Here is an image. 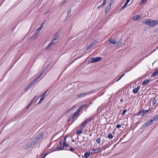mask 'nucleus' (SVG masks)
I'll return each instance as SVG.
<instances>
[{"label": "nucleus", "mask_w": 158, "mask_h": 158, "mask_svg": "<svg viewBox=\"0 0 158 158\" xmlns=\"http://www.w3.org/2000/svg\"><path fill=\"white\" fill-rule=\"evenodd\" d=\"M143 24H146L151 27H154L158 24V20H154L147 19L143 20L142 22Z\"/></svg>", "instance_id": "nucleus-1"}, {"label": "nucleus", "mask_w": 158, "mask_h": 158, "mask_svg": "<svg viewBox=\"0 0 158 158\" xmlns=\"http://www.w3.org/2000/svg\"><path fill=\"white\" fill-rule=\"evenodd\" d=\"M92 120V118H88L86 119L82 123L80 127H81L83 128H85V126L87 125L88 122L90 121H91Z\"/></svg>", "instance_id": "nucleus-2"}, {"label": "nucleus", "mask_w": 158, "mask_h": 158, "mask_svg": "<svg viewBox=\"0 0 158 158\" xmlns=\"http://www.w3.org/2000/svg\"><path fill=\"white\" fill-rule=\"evenodd\" d=\"M93 92V91H90L89 92H87L86 93H82L81 94L77 95L78 98H81V97H84L87 95H89Z\"/></svg>", "instance_id": "nucleus-3"}, {"label": "nucleus", "mask_w": 158, "mask_h": 158, "mask_svg": "<svg viewBox=\"0 0 158 158\" xmlns=\"http://www.w3.org/2000/svg\"><path fill=\"white\" fill-rule=\"evenodd\" d=\"M153 122V121L152 118L150 120H149L147 121V122L146 123L143 125L142 126V128H145L148 126L151 125Z\"/></svg>", "instance_id": "nucleus-4"}, {"label": "nucleus", "mask_w": 158, "mask_h": 158, "mask_svg": "<svg viewBox=\"0 0 158 158\" xmlns=\"http://www.w3.org/2000/svg\"><path fill=\"white\" fill-rule=\"evenodd\" d=\"M102 58L100 57H95L90 58L91 63H94L98 62Z\"/></svg>", "instance_id": "nucleus-5"}, {"label": "nucleus", "mask_w": 158, "mask_h": 158, "mask_svg": "<svg viewBox=\"0 0 158 158\" xmlns=\"http://www.w3.org/2000/svg\"><path fill=\"white\" fill-rule=\"evenodd\" d=\"M123 39H120L119 41L116 42L117 44L116 47L118 48L121 47L123 46Z\"/></svg>", "instance_id": "nucleus-6"}, {"label": "nucleus", "mask_w": 158, "mask_h": 158, "mask_svg": "<svg viewBox=\"0 0 158 158\" xmlns=\"http://www.w3.org/2000/svg\"><path fill=\"white\" fill-rule=\"evenodd\" d=\"M101 148H95V149H90V152L91 153L94 154L98 153L100 150Z\"/></svg>", "instance_id": "nucleus-7"}, {"label": "nucleus", "mask_w": 158, "mask_h": 158, "mask_svg": "<svg viewBox=\"0 0 158 158\" xmlns=\"http://www.w3.org/2000/svg\"><path fill=\"white\" fill-rule=\"evenodd\" d=\"M97 42L96 40H94L93 42H91L89 45H88L86 48V50H88L90 48L92 47Z\"/></svg>", "instance_id": "nucleus-8"}, {"label": "nucleus", "mask_w": 158, "mask_h": 158, "mask_svg": "<svg viewBox=\"0 0 158 158\" xmlns=\"http://www.w3.org/2000/svg\"><path fill=\"white\" fill-rule=\"evenodd\" d=\"M91 102H90L88 104H87V105L84 104L82 106H81L78 107V108L77 110H78V111H79V112H80L81 111V110L82 109L83 107H84L85 106H86V107H87L89 106V104H91Z\"/></svg>", "instance_id": "nucleus-9"}, {"label": "nucleus", "mask_w": 158, "mask_h": 158, "mask_svg": "<svg viewBox=\"0 0 158 158\" xmlns=\"http://www.w3.org/2000/svg\"><path fill=\"white\" fill-rule=\"evenodd\" d=\"M109 42L110 44H116V40L112 38L109 39Z\"/></svg>", "instance_id": "nucleus-10"}, {"label": "nucleus", "mask_w": 158, "mask_h": 158, "mask_svg": "<svg viewBox=\"0 0 158 158\" xmlns=\"http://www.w3.org/2000/svg\"><path fill=\"white\" fill-rule=\"evenodd\" d=\"M39 32L35 31L34 33V34L32 35L30 39L31 40L34 39L38 36V35H39Z\"/></svg>", "instance_id": "nucleus-11"}, {"label": "nucleus", "mask_w": 158, "mask_h": 158, "mask_svg": "<svg viewBox=\"0 0 158 158\" xmlns=\"http://www.w3.org/2000/svg\"><path fill=\"white\" fill-rule=\"evenodd\" d=\"M60 34V32H57L55 35L54 37L52 39L53 41H55L56 40L58 37L59 36Z\"/></svg>", "instance_id": "nucleus-12"}, {"label": "nucleus", "mask_w": 158, "mask_h": 158, "mask_svg": "<svg viewBox=\"0 0 158 158\" xmlns=\"http://www.w3.org/2000/svg\"><path fill=\"white\" fill-rule=\"evenodd\" d=\"M144 115L143 112V110H140V111L138 113L136 114H135L134 115V117L135 116H139V115L141 116H143Z\"/></svg>", "instance_id": "nucleus-13"}, {"label": "nucleus", "mask_w": 158, "mask_h": 158, "mask_svg": "<svg viewBox=\"0 0 158 158\" xmlns=\"http://www.w3.org/2000/svg\"><path fill=\"white\" fill-rule=\"evenodd\" d=\"M158 75V68L156 69L155 71L151 75V77H154Z\"/></svg>", "instance_id": "nucleus-14"}, {"label": "nucleus", "mask_w": 158, "mask_h": 158, "mask_svg": "<svg viewBox=\"0 0 158 158\" xmlns=\"http://www.w3.org/2000/svg\"><path fill=\"white\" fill-rule=\"evenodd\" d=\"M140 15L139 14H138L135 16L133 17V19L134 21H137L140 19Z\"/></svg>", "instance_id": "nucleus-15"}, {"label": "nucleus", "mask_w": 158, "mask_h": 158, "mask_svg": "<svg viewBox=\"0 0 158 158\" xmlns=\"http://www.w3.org/2000/svg\"><path fill=\"white\" fill-rule=\"evenodd\" d=\"M140 86H138L136 88L133 89L132 91L134 94H136L137 93L140 88Z\"/></svg>", "instance_id": "nucleus-16"}, {"label": "nucleus", "mask_w": 158, "mask_h": 158, "mask_svg": "<svg viewBox=\"0 0 158 158\" xmlns=\"http://www.w3.org/2000/svg\"><path fill=\"white\" fill-rule=\"evenodd\" d=\"M136 64L134 65V66L133 67H131V66H128L127 67V69H126V70H125V73H127V72H128L129 71H130V70H131V69H132L133 68H134V67H135V66L136 65Z\"/></svg>", "instance_id": "nucleus-17"}, {"label": "nucleus", "mask_w": 158, "mask_h": 158, "mask_svg": "<svg viewBox=\"0 0 158 158\" xmlns=\"http://www.w3.org/2000/svg\"><path fill=\"white\" fill-rule=\"evenodd\" d=\"M83 128L80 127L79 129H77L76 130L77 134H80L82 133Z\"/></svg>", "instance_id": "nucleus-18"}, {"label": "nucleus", "mask_w": 158, "mask_h": 158, "mask_svg": "<svg viewBox=\"0 0 158 158\" xmlns=\"http://www.w3.org/2000/svg\"><path fill=\"white\" fill-rule=\"evenodd\" d=\"M150 80H144L142 83V85H146L150 81Z\"/></svg>", "instance_id": "nucleus-19"}, {"label": "nucleus", "mask_w": 158, "mask_h": 158, "mask_svg": "<svg viewBox=\"0 0 158 158\" xmlns=\"http://www.w3.org/2000/svg\"><path fill=\"white\" fill-rule=\"evenodd\" d=\"M111 6H110V5H108L107 6L105 10V13L106 14L108 12H109L111 8Z\"/></svg>", "instance_id": "nucleus-20"}, {"label": "nucleus", "mask_w": 158, "mask_h": 158, "mask_svg": "<svg viewBox=\"0 0 158 158\" xmlns=\"http://www.w3.org/2000/svg\"><path fill=\"white\" fill-rule=\"evenodd\" d=\"M44 23V22L38 28L36 31L38 32L39 33L41 29H42L43 27V25Z\"/></svg>", "instance_id": "nucleus-21"}, {"label": "nucleus", "mask_w": 158, "mask_h": 158, "mask_svg": "<svg viewBox=\"0 0 158 158\" xmlns=\"http://www.w3.org/2000/svg\"><path fill=\"white\" fill-rule=\"evenodd\" d=\"M63 147H64V149L66 147H70L69 146V144L67 143L66 142H64Z\"/></svg>", "instance_id": "nucleus-22"}, {"label": "nucleus", "mask_w": 158, "mask_h": 158, "mask_svg": "<svg viewBox=\"0 0 158 158\" xmlns=\"http://www.w3.org/2000/svg\"><path fill=\"white\" fill-rule=\"evenodd\" d=\"M32 144L31 143H28L26 145V146L25 147V148L26 149H28V148H31L32 146Z\"/></svg>", "instance_id": "nucleus-23"}, {"label": "nucleus", "mask_w": 158, "mask_h": 158, "mask_svg": "<svg viewBox=\"0 0 158 158\" xmlns=\"http://www.w3.org/2000/svg\"><path fill=\"white\" fill-rule=\"evenodd\" d=\"M65 150L70 151L71 152H73L75 150V149L72 148V147H71L70 148H69V149H67V148L66 147L65 148Z\"/></svg>", "instance_id": "nucleus-24"}, {"label": "nucleus", "mask_w": 158, "mask_h": 158, "mask_svg": "<svg viewBox=\"0 0 158 158\" xmlns=\"http://www.w3.org/2000/svg\"><path fill=\"white\" fill-rule=\"evenodd\" d=\"M152 119L153 121L158 120V114L153 117L152 118Z\"/></svg>", "instance_id": "nucleus-25"}, {"label": "nucleus", "mask_w": 158, "mask_h": 158, "mask_svg": "<svg viewBox=\"0 0 158 158\" xmlns=\"http://www.w3.org/2000/svg\"><path fill=\"white\" fill-rule=\"evenodd\" d=\"M42 73H41L39 75L37 76L35 78V79L34 80L35 81H38L39 79H40V77L42 76Z\"/></svg>", "instance_id": "nucleus-26"}, {"label": "nucleus", "mask_w": 158, "mask_h": 158, "mask_svg": "<svg viewBox=\"0 0 158 158\" xmlns=\"http://www.w3.org/2000/svg\"><path fill=\"white\" fill-rule=\"evenodd\" d=\"M32 86H31V84H29V85L26 87V88L24 89V91H27L28 89L31 88Z\"/></svg>", "instance_id": "nucleus-27"}, {"label": "nucleus", "mask_w": 158, "mask_h": 158, "mask_svg": "<svg viewBox=\"0 0 158 158\" xmlns=\"http://www.w3.org/2000/svg\"><path fill=\"white\" fill-rule=\"evenodd\" d=\"M90 155L89 153L88 152H85L84 154V157L85 158H87Z\"/></svg>", "instance_id": "nucleus-28"}, {"label": "nucleus", "mask_w": 158, "mask_h": 158, "mask_svg": "<svg viewBox=\"0 0 158 158\" xmlns=\"http://www.w3.org/2000/svg\"><path fill=\"white\" fill-rule=\"evenodd\" d=\"M79 112H80L79 111H78V110H77L75 112L73 113L72 114L74 117H75L78 115Z\"/></svg>", "instance_id": "nucleus-29"}, {"label": "nucleus", "mask_w": 158, "mask_h": 158, "mask_svg": "<svg viewBox=\"0 0 158 158\" xmlns=\"http://www.w3.org/2000/svg\"><path fill=\"white\" fill-rule=\"evenodd\" d=\"M74 117L73 116V115L72 114V115L69 117L68 119V122L70 121L71 120V119H73Z\"/></svg>", "instance_id": "nucleus-30"}, {"label": "nucleus", "mask_w": 158, "mask_h": 158, "mask_svg": "<svg viewBox=\"0 0 158 158\" xmlns=\"http://www.w3.org/2000/svg\"><path fill=\"white\" fill-rule=\"evenodd\" d=\"M37 135L39 137V138H40V139L43 138L44 136V133H42L41 134H38Z\"/></svg>", "instance_id": "nucleus-31"}, {"label": "nucleus", "mask_w": 158, "mask_h": 158, "mask_svg": "<svg viewBox=\"0 0 158 158\" xmlns=\"http://www.w3.org/2000/svg\"><path fill=\"white\" fill-rule=\"evenodd\" d=\"M56 148V149L61 150L64 149V147L57 146Z\"/></svg>", "instance_id": "nucleus-32"}, {"label": "nucleus", "mask_w": 158, "mask_h": 158, "mask_svg": "<svg viewBox=\"0 0 158 158\" xmlns=\"http://www.w3.org/2000/svg\"><path fill=\"white\" fill-rule=\"evenodd\" d=\"M108 137L109 139H111L113 138V136L112 135V134L111 133H109L108 135Z\"/></svg>", "instance_id": "nucleus-33"}, {"label": "nucleus", "mask_w": 158, "mask_h": 158, "mask_svg": "<svg viewBox=\"0 0 158 158\" xmlns=\"http://www.w3.org/2000/svg\"><path fill=\"white\" fill-rule=\"evenodd\" d=\"M157 102V100H156V98L155 97L153 99L152 101V105H154L156 104Z\"/></svg>", "instance_id": "nucleus-34"}, {"label": "nucleus", "mask_w": 158, "mask_h": 158, "mask_svg": "<svg viewBox=\"0 0 158 158\" xmlns=\"http://www.w3.org/2000/svg\"><path fill=\"white\" fill-rule=\"evenodd\" d=\"M149 109L150 108H149V109L148 110H144L143 109L142 110H143V111L144 114H144H145L147 113L148 112Z\"/></svg>", "instance_id": "nucleus-35"}, {"label": "nucleus", "mask_w": 158, "mask_h": 158, "mask_svg": "<svg viewBox=\"0 0 158 158\" xmlns=\"http://www.w3.org/2000/svg\"><path fill=\"white\" fill-rule=\"evenodd\" d=\"M71 12V9H69L67 11V16H70V12Z\"/></svg>", "instance_id": "nucleus-36"}, {"label": "nucleus", "mask_w": 158, "mask_h": 158, "mask_svg": "<svg viewBox=\"0 0 158 158\" xmlns=\"http://www.w3.org/2000/svg\"><path fill=\"white\" fill-rule=\"evenodd\" d=\"M127 4V3L126 2L125 3V4L122 7H121V9L120 10H122L124 9V8H125L126 7V6Z\"/></svg>", "instance_id": "nucleus-37"}, {"label": "nucleus", "mask_w": 158, "mask_h": 158, "mask_svg": "<svg viewBox=\"0 0 158 158\" xmlns=\"http://www.w3.org/2000/svg\"><path fill=\"white\" fill-rule=\"evenodd\" d=\"M101 140L100 137L98 138V139L96 140V142L98 144L100 143L101 142Z\"/></svg>", "instance_id": "nucleus-38"}, {"label": "nucleus", "mask_w": 158, "mask_h": 158, "mask_svg": "<svg viewBox=\"0 0 158 158\" xmlns=\"http://www.w3.org/2000/svg\"><path fill=\"white\" fill-rule=\"evenodd\" d=\"M64 143V141L63 140H60V145L61 146L62 145H63V143Z\"/></svg>", "instance_id": "nucleus-39"}, {"label": "nucleus", "mask_w": 158, "mask_h": 158, "mask_svg": "<svg viewBox=\"0 0 158 158\" xmlns=\"http://www.w3.org/2000/svg\"><path fill=\"white\" fill-rule=\"evenodd\" d=\"M49 153H45L43 154V155L42 156V158H44V157L48 155Z\"/></svg>", "instance_id": "nucleus-40"}, {"label": "nucleus", "mask_w": 158, "mask_h": 158, "mask_svg": "<svg viewBox=\"0 0 158 158\" xmlns=\"http://www.w3.org/2000/svg\"><path fill=\"white\" fill-rule=\"evenodd\" d=\"M36 82V81H35V80H34L30 83V84H31V86H32L35 84Z\"/></svg>", "instance_id": "nucleus-41"}, {"label": "nucleus", "mask_w": 158, "mask_h": 158, "mask_svg": "<svg viewBox=\"0 0 158 158\" xmlns=\"http://www.w3.org/2000/svg\"><path fill=\"white\" fill-rule=\"evenodd\" d=\"M48 89L46 91H45L41 96V97H44L45 95V94H46V93H47V92H48Z\"/></svg>", "instance_id": "nucleus-42"}, {"label": "nucleus", "mask_w": 158, "mask_h": 158, "mask_svg": "<svg viewBox=\"0 0 158 158\" xmlns=\"http://www.w3.org/2000/svg\"><path fill=\"white\" fill-rule=\"evenodd\" d=\"M127 112V109L124 110L122 113L121 114L122 115H124Z\"/></svg>", "instance_id": "nucleus-43"}, {"label": "nucleus", "mask_w": 158, "mask_h": 158, "mask_svg": "<svg viewBox=\"0 0 158 158\" xmlns=\"http://www.w3.org/2000/svg\"><path fill=\"white\" fill-rule=\"evenodd\" d=\"M52 46L51 43V44L50 43H49L48 45L46 47V49H48L50 48Z\"/></svg>", "instance_id": "nucleus-44"}, {"label": "nucleus", "mask_w": 158, "mask_h": 158, "mask_svg": "<svg viewBox=\"0 0 158 158\" xmlns=\"http://www.w3.org/2000/svg\"><path fill=\"white\" fill-rule=\"evenodd\" d=\"M40 138H39V137L37 135V138H35V140L36 141V142H37L40 140Z\"/></svg>", "instance_id": "nucleus-45"}, {"label": "nucleus", "mask_w": 158, "mask_h": 158, "mask_svg": "<svg viewBox=\"0 0 158 158\" xmlns=\"http://www.w3.org/2000/svg\"><path fill=\"white\" fill-rule=\"evenodd\" d=\"M37 96H35V97H34L31 100V102H30V103L31 104H32V102L34 101L35 98L37 97Z\"/></svg>", "instance_id": "nucleus-46"}, {"label": "nucleus", "mask_w": 158, "mask_h": 158, "mask_svg": "<svg viewBox=\"0 0 158 158\" xmlns=\"http://www.w3.org/2000/svg\"><path fill=\"white\" fill-rule=\"evenodd\" d=\"M37 142H36V141L35 140L34 141H33V142H32L31 143L32 144V146H33Z\"/></svg>", "instance_id": "nucleus-47"}, {"label": "nucleus", "mask_w": 158, "mask_h": 158, "mask_svg": "<svg viewBox=\"0 0 158 158\" xmlns=\"http://www.w3.org/2000/svg\"><path fill=\"white\" fill-rule=\"evenodd\" d=\"M114 1L113 0H110V3L109 4V5H110V6L113 3Z\"/></svg>", "instance_id": "nucleus-48"}, {"label": "nucleus", "mask_w": 158, "mask_h": 158, "mask_svg": "<svg viewBox=\"0 0 158 158\" xmlns=\"http://www.w3.org/2000/svg\"><path fill=\"white\" fill-rule=\"evenodd\" d=\"M103 6H102V4H101V5L100 6H98L97 7V8L98 10H99V9H100L101 8H102V7H103Z\"/></svg>", "instance_id": "nucleus-49"}, {"label": "nucleus", "mask_w": 158, "mask_h": 158, "mask_svg": "<svg viewBox=\"0 0 158 158\" xmlns=\"http://www.w3.org/2000/svg\"><path fill=\"white\" fill-rule=\"evenodd\" d=\"M106 0H103V2L102 4V6H103L105 5L106 3Z\"/></svg>", "instance_id": "nucleus-50"}, {"label": "nucleus", "mask_w": 158, "mask_h": 158, "mask_svg": "<svg viewBox=\"0 0 158 158\" xmlns=\"http://www.w3.org/2000/svg\"><path fill=\"white\" fill-rule=\"evenodd\" d=\"M147 0H142L141 4L143 3L144 4V3L147 1Z\"/></svg>", "instance_id": "nucleus-51"}, {"label": "nucleus", "mask_w": 158, "mask_h": 158, "mask_svg": "<svg viewBox=\"0 0 158 158\" xmlns=\"http://www.w3.org/2000/svg\"><path fill=\"white\" fill-rule=\"evenodd\" d=\"M67 137V135H66L64 137V142H66V138Z\"/></svg>", "instance_id": "nucleus-52"}, {"label": "nucleus", "mask_w": 158, "mask_h": 158, "mask_svg": "<svg viewBox=\"0 0 158 158\" xmlns=\"http://www.w3.org/2000/svg\"><path fill=\"white\" fill-rule=\"evenodd\" d=\"M121 127V125L117 124L116 126V127L117 128H120V127Z\"/></svg>", "instance_id": "nucleus-53"}, {"label": "nucleus", "mask_w": 158, "mask_h": 158, "mask_svg": "<svg viewBox=\"0 0 158 158\" xmlns=\"http://www.w3.org/2000/svg\"><path fill=\"white\" fill-rule=\"evenodd\" d=\"M102 143L101 144L102 145H103V144L105 142V139H103L102 141Z\"/></svg>", "instance_id": "nucleus-54"}, {"label": "nucleus", "mask_w": 158, "mask_h": 158, "mask_svg": "<svg viewBox=\"0 0 158 158\" xmlns=\"http://www.w3.org/2000/svg\"><path fill=\"white\" fill-rule=\"evenodd\" d=\"M53 41V40H52V41L50 42L51 44V43L52 45L54 44H55V42H53V41Z\"/></svg>", "instance_id": "nucleus-55"}, {"label": "nucleus", "mask_w": 158, "mask_h": 158, "mask_svg": "<svg viewBox=\"0 0 158 158\" xmlns=\"http://www.w3.org/2000/svg\"><path fill=\"white\" fill-rule=\"evenodd\" d=\"M31 104L30 103L27 106V109Z\"/></svg>", "instance_id": "nucleus-56"}, {"label": "nucleus", "mask_w": 158, "mask_h": 158, "mask_svg": "<svg viewBox=\"0 0 158 158\" xmlns=\"http://www.w3.org/2000/svg\"><path fill=\"white\" fill-rule=\"evenodd\" d=\"M50 11V10H47L46 12H45V13L44 14V15H46Z\"/></svg>", "instance_id": "nucleus-57"}, {"label": "nucleus", "mask_w": 158, "mask_h": 158, "mask_svg": "<svg viewBox=\"0 0 158 158\" xmlns=\"http://www.w3.org/2000/svg\"><path fill=\"white\" fill-rule=\"evenodd\" d=\"M44 99V97H42L41 98H40V101H42Z\"/></svg>", "instance_id": "nucleus-58"}, {"label": "nucleus", "mask_w": 158, "mask_h": 158, "mask_svg": "<svg viewBox=\"0 0 158 158\" xmlns=\"http://www.w3.org/2000/svg\"><path fill=\"white\" fill-rule=\"evenodd\" d=\"M122 78V77H120L116 81V82L119 81L121 78Z\"/></svg>", "instance_id": "nucleus-59"}, {"label": "nucleus", "mask_w": 158, "mask_h": 158, "mask_svg": "<svg viewBox=\"0 0 158 158\" xmlns=\"http://www.w3.org/2000/svg\"><path fill=\"white\" fill-rule=\"evenodd\" d=\"M67 1V0H65L62 4L61 5H62L64 3Z\"/></svg>", "instance_id": "nucleus-60"}, {"label": "nucleus", "mask_w": 158, "mask_h": 158, "mask_svg": "<svg viewBox=\"0 0 158 158\" xmlns=\"http://www.w3.org/2000/svg\"><path fill=\"white\" fill-rule=\"evenodd\" d=\"M131 0H127L126 2L128 4Z\"/></svg>", "instance_id": "nucleus-61"}, {"label": "nucleus", "mask_w": 158, "mask_h": 158, "mask_svg": "<svg viewBox=\"0 0 158 158\" xmlns=\"http://www.w3.org/2000/svg\"><path fill=\"white\" fill-rule=\"evenodd\" d=\"M155 32H158V28H157V29H156L155 31Z\"/></svg>", "instance_id": "nucleus-62"}, {"label": "nucleus", "mask_w": 158, "mask_h": 158, "mask_svg": "<svg viewBox=\"0 0 158 158\" xmlns=\"http://www.w3.org/2000/svg\"><path fill=\"white\" fill-rule=\"evenodd\" d=\"M52 150L53 151V152L55 151L56 150V148H52Z\"/></svg>", "instance_id": "nucleus-63"}, {"label": "nucleus", "mask_w": 158, "mask_h": 158, "mask_svg": "<svg viewBox=\"0 0 158 158\" xmlns=\"http://www.w3.org/2000/svg\"><path fill=\"white\" fill-rule=\"evenodd\" d=\"M120 101L121 102H123V99H120Z\"/></svg>", "instance_id": "nucleus-64"}]
</instances>
